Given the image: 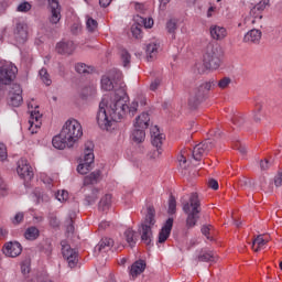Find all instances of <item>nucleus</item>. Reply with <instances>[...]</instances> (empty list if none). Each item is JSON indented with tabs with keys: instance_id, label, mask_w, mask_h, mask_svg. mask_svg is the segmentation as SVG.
Returning <instances> with one entry per match:
<instances>
[{
	"instance_id": "obj_52",
	"label": "nucleus",
	"mask_w": 282,
	"mask_h": 282,
	"mask_svg": "<svg viewBox=\"0 0 282 282\" xmlns=\"http://www.w3.org/2000/svg\"><path fill=\"white\" fill-rule=\"evenodd\" d=\"M67 227H66V232L68 235H74V219L72 218V215H69L68 219H67Z\"/></svg>"
},
{
	"instance_id": "obj_17",
	"label": "nucleus",
	"mask_w": 282,
	"mask_h": 282,
	"mask_svg": "<svg viewBox=\"0 0 282 282\" xmlns=\"http://www.w3.org/2000/svg\"><path fill=\"white\" fill-rule=\"evenodd\" d=\"M57 54H66L72 56L76 52V44L73 41H62L56 44Z\"/></svg>"
},
{
	"instance_id": "obj_7",
	"label": "nucleus",
	"mask_w": 282,
	"mask_h": 282,
	"mask_svg": "<svg viewBox=\"0 0 282 282\" xmlns=\"http://www.w3.org/2000/svg\"><path fill=\"white\" fill-rule=\"evenodd\" d=\"M94 142L87 141L84 145V159L77 166V173L87 175L94 164Z\"/></svg>"
},
{
	"instance_id": "obj_63",
	"label": "nucleus",
	"mask_w": 282,
	"mask_h": 282,
	"mask_svg": "<svg viewBox=\"0 0 282 282\" xmlns=\"http://www.w3.org/2000/svg\"><path fill=\"white\" fill-rule=\"evenodd\" d=\"M111 1L112 0H99V6H101V8H107L111 4Z\"/></svg>"
},
{
	"instance_id": "obj_55",
	"label": "nucleus",
	"mask_w": 282,
	"mask_h": 282,
	"mask_svg": "<svg viewBox=\"0 0 282 282\" xmlns=\"http://www.w3.org/2000/svg\"><path fill=\"white\" fill-rule=\"evenodd\" d=\"M162 155V148H156V150H153L149 153V158L151 160H158Z\"/></svg>"
},
{
	"instance_id": "obj_42",
	"label": "nucleus",
	"mask_w": 282,
	"mask_h": 282,
	"mask_svg": "<svg viewBox=\"0 0 282 282\" xmlns=\"http://www.w3.org/2000/svg\"><path fill=\"white\" fill-rule=\"evenodd\" d=\"M177 208V202L175 200V196H170L169 199V209L167 213L169 215H175V210Z\"/></svg>"
},
{
	"instance_id": "obj_24",
	"label": "nucleus",
	"mask_w": 282,
	"mask_h": 282,
	"mask_svg": "<svg viewBox=\"0 0 282 282\" xmlns=\"http://www.w3.org/2000/svg\"><path fill=\"white\" fill-rule=\"evenodd\" d=\"M113 248V239L102 238L99 243L95 247V252H107Z\"/></svg>"
},
{
	"instance_id": "obj_22",
	"label": "nucleus",
	"mask_w": 282,
	"mask_h": 282,
	"mask_svg": "<svg viewBox=\"0 0 282 282\" xmlns=\"http://www.w3.org/2000/svg\"><path fill=\"white\" fill-rule=\"evenodd\" d=\"M209 33L214 41H224V39L228 36V31L226 30V28L219 26L217 24H213L209 28Z\"/></svg>"
},
{
	"instance_id": "obj_25",
	"label": "nucleus",
	"mask_w": 282,
	"mask_h": 282,
	"mask_svg": "<svg viewBox=\"0 0 282 282\" xmlns=\"http://www.w3.org/2000/svg\"><path fill=\"white\" fill-rule=\"evenodd\" d=\"M151 121V118L149 117L148 112H142L140 116L135 118L134 127L137 129H149V122Z\"/></svg>"
},
{
	"instance_id": "obj_58",
	"label": "nucleus",
	"mask_w": 282,
	"mask_h": 282,
	"mask_svg": "<svg viewBox=\"0 0 282 282\" xmlns=\"http://www.w3.org/2000/svg\"><path fill=\"white\" fill-rule=\"evenodd\" d=\"M207 184L208 187L212 188L213 191L219 189V183L217 182V180L210 178Z\"/></svg>"
},
{
	"instance_id": "obj_41",
	"label": "nucleus",
	"mask_w": 282,
	"mask_h": 282,
	"mask_svg": "<svg viewBox=\"0 0 282 282\" xmlns=\"http://www.w3.org/2000/svg\"><path fill=\"white\" fill-rule=\"evenodd\" d=\"M55 197H56L57 202H61L63 204V203L67 202V199H69V193L65 189H62L55 194Z\"/></svg>"
},
{
	"instance_id": "obj_56",
	"label": "nucleus",
	"mask_w": 282,
	"mask_h": 282,
	"mask_svg": "<svg viewBox=\"0 0 282 282\" xmlns=\"http://www.w3.org/2000/svg\"><path fill=\"white\" fill-rule=\"evenodd\" d=\"M0 195L2 197H6V195H8V186L3 182V178H0Z\"/></svg>"
},
{
	"instance_id": "obj_23",
	"label": "nucleus",
	"mask_w": 282,
	"mask_h": 282,
	"mask_svg": "<svg viewBox=\"0 0 282 282\" xmlns=\"http://www.w3.org/2000/svg\"><path fill=\"white\" fill-rule=\"evenodd\" d=\"M261 30L252 29L245 34L243 43H253L254 45H259V43H261Z\"/></svg>"
},
{
	"instance_id": "obj_8",
	"label": "nucleus",
	"mask_w": 282,
	"mask_h": 282,
	"mask_svg": "<svg viewBox=\"0 0 282 282\" xmlns=\"http://www.w3.org/2000/svg\"><path fill=\"white\" fill-rule=\"evenodd\" d=\"M19 74V68L11 62L0 59V85H10Z\"/></svg>"
},
{
	"instance_id": "obj_53",
	"label": "nucleus",
	"mask_w": 282,
	"mask_h": 282,
	"mask_svg": "<svg viewBox=\"0 0 282 282\" xmlns=\"http://www.w3.org/2000/svg\"><path fill=\"white\" fill-rule=\"evenodd\" d=\"M210 230H213V225H204L200 229L202 235H204L207 239H210Z\"/></svg>"
},
{
	"instance_id": "obj_12",
	"label": "nucleus",
	"mask_w": 282,
	"mask_h": 282,
	"mask_svg": "<svg viewBox=\"0 0 282 282\" xmlns=\"http://www.w3.org/2000/svg\"><path fill=\"white\" fill-rule=\"evenodd\" d=\"M62 246V254L65 261H67L70 268H76L78 264V251L73 249L66 241L61 242Z\"/></svg>"
},
{
	"instance_id": "obj_59",
	"label": "nucleus",
	"mask_w": 282,
	"mask_h": 282,
	"mask_svg": "<svg viewBox=\"0 0 282 282\" xmlns=\"http://www.w3.org/2000/svg\"><path fill=\"white\" fill-rule=\"evenodd\" d=\"M274 184L275 186H282V171L278 173V175L274 177Z\"/></svg>"
},
{
	"instance_id": "obj_43",
	"label": "nucleus",
	"mask_w": 282,
	"mask_h": 282,
	"mask_svg": "<svg viewBox=\"0 0 282 282\" xmlns=\"http://www.w3.org/2000/svg\"><path fill=\"white\" fill-rule=\"evenodd\" d=\"M131 33L134 39H142V26L140 24H133L131 26Z\"/></svg>"
},
{
	"instance_id": "obj_16",
	"label": "nucleus",
	"mask_w": 282,
	"mask_h": 282,
	"mask_svg": "<svg viewBox=\"0 0 282 282\" xmlns=\"http://www.w3.org/2000/svg\"><path fill=\"white\" fill-rule=\"evenodd\" d=\"M150 134L152 145L155 147V149H162V144L164 140H166V135L160 132V128L158 126H152L150 128Z\"/></svg>"
},
{
	"instance_id": "obj_6",
	"label": "nucleus",
	"mask_w": 282,
	"mask_h": 282,
	"mask_svg": "<svg viewBox=\"0 0 282 282\" xmlns=\"http://www.w3.org/2000/svg\"><path fill=\"white\" fill-rule=\"evenodd\" d=\"M215 85H217V82L215 79H212L209 82H205V83L200 84L197 88H195L191 93L189 99H188V105H189L191 109H196L197 106L199 105V102H202V100H204V96H205L206 91H210V89H213V87H215Z\"/></svg>"
},
{
	"instance_id": "obj_2",
	"label": "nucleus",
	"mask_w": 282,
	"mask_h": 282,
	"mask_svg": "<svg viewBox=\"0 0 282 282\" xmlns=\"http://www.w3.org/2000/svg\"><path fill=\"white\" fill-rule=\"evenodd\" d=\"M182 210L186 217V228H195L197 221H199V215L202 213V203L197 193H192L188 200H182Z\"/></svg>"
},
{
	"instance_id": "obj_27",
	"label": "nucleus",
	"mask_w": 282,
	"mask_h": 282,
	"mask_svg": "<svg viewBox=\"0 0 282 282\" xmlns=\"http://www.w3.org/2000/svg\"><path fill=\"white\" fill-rule=\"evenodd\" d=\"M158 50H160V44L158 42H150L147 45L145 53L148 61H153L158 56Z\"/></svg>"
},
{
	"instance_id": "obj_20",
	"label": "nucleus",
	"mask_w": 282,
	"mask_h": 282,
	"mask_svg": "<svg viewBox=\"0 0 282 282\" xmlns=\"http://www.w3.org/2000/svg\"><path fill=\"white\" fill-rule=\"evenodd\" d=\"M52 144L55 149H59V151H63V149H72V147H74L73 143H69V139L63 135V132H59V134L53 138Z\"/></svg>"
},
{
	"instance_id": "obj_21",
	"label": "nucleus",
	"mask_w": 282,
	"mask_h": 282,
	"mask_svg": "<svg viewBox=\"0 0 282 282\" xmlns=\"http://www.w3.org/2000/svg\"><path fill=\"white\" fill-rule=\"evenodd\" d=\"M171 230H173V218H167L163 227L159 232V242L164 243L169 237H171Z\"/></svg>"
},
{
	"instance_id": "obj_29",
	"label": "nucleus",
	"mask_w": 282,
	"mask_h": 282,
	"mask_svg": "<svg viewBox=\"0 0 282 282\" xmlns=\"http://www.w3.org/2000/svg\"><path fill=\"white\" fill-rule=\"evenodd\" d=\"M131 138L133 142H137V144H141L147 138V132H144V129L134 127V130L132 131Z\"/></svg>"
},
{
	"instance_id": "obj_54",
	"label": "nucleus",
	"mask_w": 282,
	"mask_h": 282,
	"mask_svg": "<svg viewBox=\"0 0 282 282\" xmlns=\"http://www.w3.org/2000/svg\"><path fill=\"white\" fill-rule=\"evenodd\" d=\"M261 106H257L254 115H253V120L254 122H261V119L263 118V115L261 113Z\"/></svg>"
},
{
	"instance_id": "obj_10",
	"label": "nucleus",
	"mask_w": 282,
	"mask_h": 282,
	"mask_svg": "<svg viewBox=\"0 0 282 282\" xmlns=\"http://www.w3.org/2000/svg\"><path fill=\"white\" fill-rule=\"evenodd\" d=\"M215 147V143L210 139H207L198 144H196L192 151L193 159L196 162H200L204 155H208L210 150Z\"/></svg>"
},
{
	"instance_id": "obj_61",
	"label": "nucleus",
	"mask_w": 282,
	"mask_h": 282,
	"mask_svg": "<svg viewBox=\"0 0 282 282\" xmlns=\"http://www.w3.org/2000/svg\"><path fill=\"white\" fill-rule=\"evenodd\" d=\"M160 79H154L151 85H150V89L151 91H155L158 89V87H160Z\"/></svg>"
},
{
	"instance_id": "obj_31",
	"label": "nucleus",
	"mask_w": 282,
	"mask_h": 282,
	"mask_svg": "<svg viewBox=\"0 0 282 282\" xmlns=\"http://www.w3.org/2000/svg\"><path fill=\"white\" fill-rule=\"evenodd\" d=\"M134 21H135V23H138V25H143V28H145V29H151V28H153V20H152V18H143L142 15H137V17H134Z\"/></svg>"
},
{
	"instance_id": "obj_38",
	"label": "nucleus",
	"mask_w": 282,
	"mask_h": 282,
	"mask_svg": "<svg viewBox=\"0 0 282 282\" xmlns=\"http://www.w3.org/2000/svg\"><path fill=\"white\" fill-rule=\"evenodd\" d=\"M166 30L169 34H172V39H175V32L177 30V20L171 19L166 22Z\"/></svg>"
},
{
	"instance_id": "obj_37",
	"label": "nucleus",
	"mask_w": 282,
	"mask_h": 282,
	"mask_svg": "<svg viewBox=\"0 0 282 282\" xmlns=\"http://www.w3.org/2000/svg\"><path fill=\"white\" fill-rule=\"evenodd\" d=\"M120 56H121V63H122L123 67H130L131 66V54H129V51L121 50Z\"/></svg>"
},
{
	"instance_id": "obj_1",
	"label": "nucleus",
	"mask_w": 282,
	"mask_h": 282,
	"mask_svg": "<svg viewBox=\"0 0 282 282\" xmlns=\"http://www.w3.org/2000/svg\"><path fill=\"white\" fill-rule=\"evenodd\" d=\"M138 101L127 105V93L123 89H117L106 95L99 102L97 111V123L102 131H109L113 122H120L127 116V109L130 116L138 112Z\"/></svg>"
},
{
	"instance_id": "obj_57",
	"label": "nucleus",
	"mask_w": 282,
	"mask_h": 282,
	"mask_svg": "<svg viewBox=\"0 0 282 282\" xmlns=\"http://www.w3.org/2000/svg\"><path fill=\"white\" fill-rule=\"evenodd\" d=\"M272 166V163L268 161L267 159L260 161V169L261 171H268Z\"/></svg>"
},
{
	"instance_id": "obj_49",
	"label": "nucleus",
	"mask_w": 282,
	"mask_h": 282,
	"mask_svg": "<svg viewBox=\"0 0 282 282\" xmlns=\"http://www.w3.org/2000/svg\"><path fill=\"white\" fill-rule=\"evenodd\" d=\"M8 160V148L4 143H0V162Z\"/></svg>"
},
{
	"instance_id": "obj_3",
	"label": "nucleus",
	"mask_w": 282,
	"mask_h": 282,
	"mask_svg": "<svg viewBox=\"0 0 282 282\" xmlns=\"http://www.w3.org/2000/svg\"><path fill=\"white\" fill-rule=\"evenodd\" d=\"M155 227V209L148 207V213L144 220L140 224L138 232L141 237V242L152 248L153 246V228Z\"/></svg>"
},
{
	"instance_id": "obj_47",
	"label": "nucleus",
	"mask_w": 282,
	"mask_h": 282,
	"mask_svg": "<svg viewBox=\"0 0 282 282\" xmlns=\"http://www.w3.org/2000/svg\"><path fill=\"white\" fill-rule=\"evenodd\" d=\"M31 10H32V4H30V2L28 1L21 2L17 7V12H30Z\"/></svg>"
},
{
	"instance_id": "obj_28",
	"label": "nucleus",
	"mask_w": 282,
	"mask_h": 282,
	"mask_svg": "<svg viewBox=\"0 0 282 282\" xmlns=\"http://www.w3.org/2000/svg\"><path fill=\"white\" fill-rule=\"evenodd\" d=\"M100 170H96L84 178V186H89L91 184H98L100 182Z\"/></svg>"
},
{
	"instance_id": "obj_5",
	"label": "nucleus",
	"mask_w": 282,
	"mask_h": 282,
	"mask_svg": "<svg viewBox=\"0 0 282 282\" xmlns=\"http://www.w3.org/2000/svg\"><path fill=\"white\" fill-rule=\"evenodd\" d=\"M62 135L68 139L69 144H76L83 138V126L76 119H68L62 128Z\"/></svg>"
},
{
	"instance_id": "obj_9",
	"label": "nucleus",
	"mask_w": 282,
	"mask_h": 282,
	"mask_svg": "<svg viewBox=\"0 0 282 282\" xmlns=\"http://www.w3.org/2000/svg\"><path fill=\"white\" fill-rule=\"evenodd\" d=\"M267 8H270V0H264V2H258L249 13V17L245 18V25H254L258 21L263 19V12Z\"/></svg>"
},
{
	"instance_id": "obj_62",
	"label": "nucleus",
	"mask_w": 282,
	"mask_h": 282,
	"mask_svg": "<svg viewBox=\"0 0 282 282\" xmlns=\"http://www.w3.org/2000/svg\"><path fill=\"white\" fill-rule=\"evenodd\" d=\"M70 32L73 34H78L80 32V25L79 24H73Z\"/></svg>"
},
{
	"instance_id": "obj_18",
	"label": "nucleus",
	"mask_w": 282,
	"mask_h": 282,
	"mask_svg": "<svg viewBox=\"0 0 282 282\" xmlns=\"http://www.w3.org/2000/svg\"><path fill=\"white\" fill-rule=\"evenodd\" d=\"M41 118H43V115L39 112V110L34 109L31 111V116L29 119V131L34 134L36 133L37 129H41Z\"/></svg>"
},
{
	"instance_id": "obj_15",
	"label": "nucleus",
	"mask_w": 282,
	"mask_h": 282,
	"mask_svg": "<svg viewBox=\"0 0 282 282\" xmlns=\"http://www.w3.org/2000/svg\"><path fill=\"white\" fill-rule=\"evenodd\" d=\"M13 39L18 45H23L28 42V26L23 22H18L13 30Z\"/></svg>"
},
{
	"instance_id": "obj_26",
	"label": "nucleus",
	"mask_w": 282,
	"mask_h": 282,
	"mask_svg": "<svg viewBox=\"0 0 282 282\" xmlns=\"http://www.w3.org/2000/svg\"><path fill=\"white\" fill-rule=\"evenodd\" d=\"M147 269V263H144V261L140 260V261H135L130 269V274L133 279H135V276H139V274H142V272H144V270Z\"/></svg>"
},
{
	"instance_id": "obj_33",
	"label": "nucleus",
	"mask_w": 282,
	"mask_h": 282,
	"mask_svg": "<svg viewBox=\"0 0 282 282\" xmlns=\"http://www.w3.org/2000/svg\"><path fill=\"white\" fill-rule=\"evenodd\" d=\"M98 199V188H93L89 194H86L85 202L86 206H91V204H96Z\"/></svg>"
},
{
	"instance_id": "obj_60",
	"label": "nucleus",
	"mask_w": 282,
	"mask_h": 282,
	"mask_svg": "<svg viewBox=\"0 0 282 282\" xmlns=\"http://www.w3.org/2000/svg\"><path fill=\"white\" fill-rule=\"evenodd\" d=\"M23 213H18L15 214L14 218H13V224H21V221H23Z\"/></svg>"
},
{
	"instance_id": "obj_30",
	"label": "nucleus",
	"mask_w": 282,
	"mask_h": 282,
	"mask_svg": "<svg viewBox=\"0 0 282 282\" xmlns=\"http://www.w3.org/2000/svg\"><path fill=\"white\" fill-rule=\"evenodd\" d=\"M41 236V231L35 226L26 228L24 231V238L28 241H36V238Z\"/></svg>"
},
{
	"instance_id": "obj_14",
	"label": "nucleus",
	"mask_w": 282,
	"mask_h": 282,
	"mask_svg": "<svg viewBox=\"0 0 282 282\" xmlns=\"http://www.w3.org/2000/svg\"><path fill=\"white\" fill-rule=\"evenodd\" d=\"M17 173L19 177L25 180L26 182L34 177V171H32V166L30 165V163H28V160L25 159H21L20 161H18Z\"/></svg>"
},
{
	"instance_id": "obj_34",
	"label": "nucleus",
	"mask_w": 282,
	"mask_h": 282,
	"mask_svg": "<svg viewBox=\"0 0 282 282\" xmlns=\"http://www.w3.org/2000/svg\"><path fill=\"white\" fill-rule=\"evenodd\" d=\"M265 243H268V240L263 239L262 235H259L252 242V248L254 252H259L262 246H265Z\"/></svg>"
},
{
	"instance_id": "obj_32",
	"label": "nucleus",
	"mask_w": 282,
	"mask_h": 282,
	"mask_svg": "<svg viewBox=\"0 0 282 282\" xmlns=\"http://www.w3.org/2000/svg\"><path fill=\"white\" fill-rule=\"evenodd\" d=\"M124 238L127 243H129L130 248H135V231L133 229L129 228L124 231Z\"/></svg>"
},
{
	"instance_id": "obj_51",
	"label": "nucleus",
	"mask_w": 282,
	"mask_h": 282,
	"mask_svg": "<svg viewBox=\"0 0 282 282\" xmlns=\"http://www.w3.org/2000/svg\"><path fill=\"white\" fill-rule=\"evenodd\" d=\"M178 166L183 169V171H186V169H188V161L186 160V156H184V154H181L178 156Z\"/></svg>"
},
{
	"instance_id": "obj_64",
	"label": "nucleus",
	"mask_w": 282,
	"mask_h": 282,
	"mask_svg": "<svg viewBox=\"0 0 282 282\" xmlns=\"http://www.w3.org/2000/svg\"><path fill=\"white\" fill-rule=\"evenodd\" d=\"M241 186H245V188H250V180L245 178L242 181H240Z\"/></svg>"
},
{
	"instance_id": "obj_4",
	"label": "nucleus",
	"mask_w": 282,
	"mask_h": 282,
	"mask_svg": "<svg viewBox=\"0 0 282 282\" xmlns=\"http://www.w3.org/2000/svg\"><path fill=\"white\" fill-rule=\"evenodd\" d=\"M224 51L217 43H208L203 54V64L205 69H219L221 67V57Z\"/></svg>"
},
{
	"instance_id": "obj_46",
	"label": "nucleus",
	"mask_w": 282,
	"mask_h": 282,
	"mask_svg": "<svg viewBox=\"0 0 282 282\" xmlns=\"http://www.w3.org/2000/svg\"><path fill=\"white\" fill-rule=\"evenodd\" d=\"M198 261H204V262H208V261H214V257H213V252H200L197 257Z\"/></svg>"
},
{
	"instance_id": "obj_13",
	"label": "nucleus",
	"mask_w": 282,
	"mask_h": 282,
	"mask_svg": "<svg viewBox=\"0 0 282 282\" xmlns=\"http://www.w3.org/2000/svg\"><path fill=\"white\" fill-rule=\"evenodd\" d=\"M2 252L4 257L15 259V257H19L23 252V246L19 241H9L4 243Z\"/></svg>"
},
{
	"instance_id": "obj_39",
	"label": "nucleus",
	"mask_w": 282,
	"mask_h": 282,
	"mask_svg": "<svg viewBox=\"0 0 282 282\" xmlns=\"http://www.w3.org/2000/svg\"><path fill=\"white\" fill-rule=\"evenodd\" d=\"M101 89H104V91H111V89H113V82H111V79L107 76H102L101 77Z\"/></svg>"
},
{
	"instance_id": "obj_35",
	"label": "nucleus",
	"mask_w": 282,
	"mask_h": 282,
	"mask_svg": "<svg viewBox=\"0 0 282 282\" xmlns=\"http://www.w3.org/2000/svg\"><path fill=\"white\" fill-rule=\"evenodd\" d=\"M86 30L88 32L94 33L96 30H98V21H96L94 18L87 15L86 17Z\"/></svg>"
},
{
	"instance_id": "obj_50",
	"label": "nucleus",
	"mask_w": 282,
	"mask_h": 282,
	"mask_svg": "<svg viewBox=\"0 0 282 282\" xmlns=\"http://www.w3.org/2000/svg\"><path fill=\"white\" fill-rule=\"evenodd\" d=\"M111 194H106L100 200V206H104V208H109V206H111Z\"/></svg>"
},
{
	"instance_id": "obj_36",
	"label": "nucleus",
	"mask_w": 282,
	"mask_h": 282,
	"mask_svg": "<svg viewBox=\"0 0 282 282\" xmlns=\"http://www.w3.org/2000/svg\"><path fill=\"white\" fill-rule=\"evenodd\" d=\"M39 75H40L42 83H44V85H46L47 87H50V85H52V77H50V73H47V68H42L39 72Z\"/></svg>"
},
{
	"instance_id": "obj_45",
	"label": "nucleus",
	"mask_w": 282,
	"mask_h": 282,
	"mask_svg": "<svg viewBox=\"0 0 282 282\" xmlns=\"http://www.w3.org/2000/svg\"><path fill=\"white\" fill-rule=\"evenodd\" d=\"M230 83H232L230 77H223L218 83L216 82V85H218L219 89H227V87L230 86Z\"/></svg>"
},
{
	"instance_id": "obj_40",
	"label": "nucleus",
	"mask_w": 282,
	"mask_h": 282,
	"mask_svg": "<svg viewBox=\"0 0 282 282\" xmlns=\"http://www.w3.org/2000/svg\"><path fill=\"white\" fill-rule=\"evenodd\" d=\"M90 70L91 68L85 63H77L75 65V72H77V74H89Z\"/></svg>"
},
{
	"instance_id": "obj_19",
	"label": "nucleus",
	"mask_w": 282,
	"mask_h": 282,
	"mask_svg": "<svg viewBox=\"0 0 282 282\" xmlns=\"http://www.w3.org/2000/svg\"><path fill=\"white\" fill-rule=\"evenodd\" d=\"M48 6L51 8L50 23L56 25L61 21V4L58 0H48Z\"/></svg>"
},
{
	"instance_id": "obj_44",
	"label": "nucleus",
	"mask_w": 282,
	"mask_h": 282,
	"mask_svg": "<svg viewBox=\"0 0 282 282\" xmlns=\"http://www.w3.org/2000/svg\"><path fill=\"white\" fill-rule=\"evenodd\" d=\"M231 120L236 127H243L246 124V117L243 115H235Z\"/></svg>"
},
{
	"instance_id": "obj_11",
	"label": "nucleus",
	"mask_w": 282,
	"mask_h": 282,
	"mask_svg": "<svg viewBox=\"0 0 282 282\" xmlns=\"http://www.w3.org/2000/svg\"><path fill=\"white\" fill-rule=\"evenodd\" d=\"M11 107H21L23 105V88L19 84H12L9 90V101Z\"/></svg>"
},
{
	"instance_id": "obj_48",
	"label": "nucleus",
	"mask_w": 282,
	"mask_h": 282,
	"mask_svg": "<svg viewBox=\"0 0 282 282\" xmlns=\"http://www.w3.org/2000/svg\"><path fill=\"white\" fill-rule=\"evenodd\" d=\"M48 223L50 226H52V228H58L61 226V221L58 220V217H56V215L51 214L48 216Z\"/></svg>"
}]
</instances>
